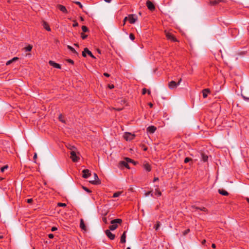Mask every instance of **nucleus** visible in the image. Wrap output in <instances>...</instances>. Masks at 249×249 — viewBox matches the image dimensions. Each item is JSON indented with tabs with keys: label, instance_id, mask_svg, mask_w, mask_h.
<instances>
[{
	"label": "nucleus",
	"instance_id": "f3484780",
	"mask_svg": "<svg viewBox=\"0 0 249 249\" xmlns=\"http://www.w3.org/2000/svg\"><path fill=\"white\" fill-rule=\"evenodd\" d=\"M126 231H124L121 237L120 242L122 243H124L126 242Z\"/></svg>",
	"mask_w": 249,
	"mask_h": 249
},
{
	"label": "nucleus",
	"instance_id": "603ef678",
	"mask_svg": "<svg viewBox=\"0 0 249 249\" xmlns=\"http://www.w3.org/2000/svg\"><path fill=\"white\" fill-rule=\"evenodd\" d=\"M108 87L110 89H113L114 88V86L113 85H108Z\"/></svg>",
	"mask_w": 249,
	"mask_h": 249
},
{
	"label": "nucleus",
	"instance_id": "a211bd4d",
	"mask_svg": "<svg viewBox=\"0 0 249 249\" xmlns=\"http://www.w3.org/2000/svg\"><path fill=\"white\" fill-rule=\"evenodd\" d=\"M218 192L220 194L223 196H227L229 195L228 192L223 189H219Z\"/></svg>",
	"mask_w": 249,
	"mask_h": 249
},
{
	"label": "nucleus",
	"instance_id": "9d476101",
	"mask_svg": "<svg viewBox=\"0 0 249 249\" xmlns=\"http://www.w3.org/2000/svg\"><path fill=\"white\" fill-rule=\"evenodd\" d=\"M226 1V0H211L210 1V4L211 5L214 6L220 3V2L225 3Z\"/></svg>",
	"mask_w": 249,
	"mask_h": 249
},
{
	"label": "nucleus",
	"instance_id": "f704fd0d",
	"mask_svg": "<svg viewBox=\"0 0 249 249\" xmlns=\"http://www.w3.org/2000/svg\"><path fill=\"white\" fill-rule=\"evenodd\" d=\"M74 3L77 5H79L81 9H83V6L79 1H75Z\"/></svg>",
	"mask_w": 249,
	"mask_h": 249
},
{
	"label": "nucleus",
	"instance_id": "1a4fd4ad",
	"mask_svg": "<svg viewBox=\"0 0 249 249\" xmlns=\"http://www.w3.org/2000/svg\"><path fill=\"white\" fill-rule=\"evenodd\" d=\"M82 173H83L82 177H83V178H87L91 175L90 171L88 169L83 170L82 171Z\"/></svg>",
	"mask_w": 249,
	"mask_h": 249
},
{
	"label": "nucleus",
	"instance_id": "a19ab883",
	"mask_svg": "<svg viewBox=\"0 0 249 249\" xmlns=\"http://www.w3.org/2000/svg\"><path fill=\"white\" fill-rule=\"evenodd\" d=\"M122 163L126 168H128V164L127 163L125 162V161H122Z\"/></svg>",
	"mask_w": 249,
	"mask_h": 249
},
{
	"label": "nucleus",
	"instance_id": "a18cd8bd",
	"mask_svg": "<svg viewBox=\"0 0 249 249\" xmlns=\"http://www.w3.org/2000/svg\"><path fill=\"white\" fill-rule=\"evenodd\" d=\"M151 195V196H153V194L151 193V191H149L145 193V196H148V195Z\"/></svg>",
	"mask_w": 249,
	"mask_h": 249
},
{
	"label": "nucleus",
	"instance_id": "412c9836",
	"mask_svg": "<svg viewBox=\"0 0 249 249\" xmlns=\"http://www.w3.org/2000/svg\"><path fill=\"white\" fill-rule=\"evenodd\" d=\"M144 168L146 171L148 172L150 171L151 169V166L148 163H145L144 164Z\"/></svg>",
	"mask_w": 249,
	"mask_h": 249
},
{
	"label": "nucleus",
	"instance_id": "3c124183",
	"mask_svg": "<svg viewBox=\"0 0 249 249\" xmlns=\"http://www.w3.org/2000/svg\"><path fill=\"white\" fill-rule=\"evenodd\" d=\"M146 92V89L145 88H144L142 89V94H145Z\"/></svg>",
	"mask_w": 249,
	"mask_h": 249
},
{
	"label": "nucleus",
	"instance_id": "2eb2a0df",
	"mask_svg": "<svg viewBox=\"0 0 249 249\" xmlns=\"http://www.w3.org/2000/svg\"><path fill=\"white\" fill-rule=\"evenodd\" d=\"M80 227L82 230L85 231H87V228L83 219H80Z\"/></svg>",
	"mask_w": 249,
	"mask_h": 249
},
{
	"label": "nucleus",
	"instance_id": "8fccbe9b",
	"mask_svg": "<svg viewBox=\"0 0 249 249\" xmlns=\"http://www.w3.org/2000/svg\"><path fill=\"white\" fill-rule=\"evenodd\" d=\"M87 52H85V49L84 51L82 52V55L83 57H86Z\"/></svg>",
	"mask_w": 249,
	"mask_h": 249
},
{
	"label": "nucleus",
	"instance_id": "5701e85b",
	"mask_svg": "<svg viewBox=\"0 0 249 249\" xmlns=\"http://www.w3.org/2000/svg\"><path fill=\"white\" fill-rule=\"evenodd\" d=\"M18 59V58L17 57H14L13 59H12L11 60H10L9 61H8L7 62H6V65H10L11 63H12L13 62L16 61V60H17Z\"/></svg>",
	"mask_w": 249,
	"mask_h": 249
},
{
	"label": "nucleus",
	"instance_id": "423d86ee",
	"mask_svg": "<svg viewBox=\"0 0 249 249\" xmlns=\"http://www.w3.org/2000/svg\"><path fill=\"white\" fill-rule=\"evenodd\" d=\"M129 22L131 24H134L137 20V18L135 15H129L127 17Z\"/></svg>",
	"mask_w": 249,
	"mask_h": 249
},
{
	"label": "nucleus",
	"instance_id": "6ab92c4d",
	"mask_svg": "<svg viewBox=\"0 0 249 249\" xmlns=\"http://www.w3.org/2000/svg\"><path fill=\"white\" fill-rule=\"evenodd\" d=\"M43 26L44 29H45L48 31H51V28L48 23L45 21L43 23Z\"/></svg>",
	"mask_w": 249,
	"mask_h": 249
},
{
	"label": "nucleus",
	"instance_id": "c03bdc74",
	"mask_svg": "<svg viewBox=\"0 0 249 249\" xmlns=\"http://www.w3.org/2000/svg\"><path fill=\"white\" fill-rule=\"evenodd\" d=\"M33 159L34 160V162H36V159H37V154L36 153H35V154L34 155Z\"/></svg>",
	"mask_w": 249,
	"mask_h": 249
},
{
	"label": "nucleus",
	"instance_id": "864d4df0",
	"mask_svg": "<svg viewBox=\"0 0 249 249\" xmlns=\"http://www.w3.org/2000/svg\"><path fill=\"white\" fill-rule=\"evenodd\" d=\"M191 208H193V209H195L196 210H199V207H196V206H195L194 205L192 206Z\"/></svg>",
	"mask_w": 249,
	"mask_h": 249
},
{
	"label": "nucleus",
	"instance_id": "0eeeda50",
	"mask_svg": "<svg viewBox=\"0 0 249 249\" xmlns=\"http://www.w3.org/2000/svg\"><path fill=\"white\" fill-rule=\"evenodd\" d=\"M166 36L168 39L170 40L173 42L177 41V39L173 36V35L170 32H166Z\"/></svg>",
	"mask_w": 249,
	"mask_h": 249
},
{
	"label": "nucleus",
	"instance_id": "79ce46f5",
	"mask_svg": "<svg viewBox=\"0 0 249 249\" xmlns=\"http://www.w3.org/2000/svg\"><path fill=\"white\" fill-rule=\"evenodd\" d=\"M126 160L127 162H132V163H135V162L133 161V160H132V159H130L129 158H126Z\"/></svg>",
	"mask_w": 249,
	"mask_h": 249
},
{
	"label": "nucleus",
	"instance_id": "473e14b6",
	"mask_svg": "<svg viewBox=\"0 0 249 249\" xmlns=\"http://www.w3.org/2000/svg\"><path fill=\"white\" fill-rule=\"evenodd\" d=\"M88 36L85 35L84 33L81 34V37L83 39H85Z\"/></svg>",
	"mask_w": 249,
	"mask_h": 249
},
{
	"label": "nucleus",
	"instance_id": "58836bf2",
	"mask_svg": "<svg viewBox=\"0 0 249 249\" xmlns=\"http://www.w3.org/2000/svg\"><path fill=\"white\" fill-rule=\"evenodd\" d=\"M129 38H130L131 40H134L135 39V36L133 34L131 33L129 35Z\"/></svg>",
	"mask_w": 249,
	"mask_h": 249
},
{
	"label": "nucleus",
	"instance_id": "13d9d810",
	"mask_svg": "<svg viewBox=\"0 0 249 249\" xmlns=\"http://www.w3.org/2000/svg\"><path fill=\"white\" fill-rule=\"evenodd\" d=\"M243 98H244V100H247V101H249V98H248V97H246L244 96H243Z\"/></svg>",
	"mask_w": 249,
	"mask_h": 249
},
{
	"label": "nucleus",
	"instance_id": "4be33fe9",
	"mask_svg": "<svg viewBox=\"0 0 249 249\" xmlns=\"http://www.w3.org/2000/svg\"><path fill=\"white\" fill-rule=\"evenodd\" d=\"M67 48L69 50H70L73 53H75L76 54H78L77 52L75 51V50L70 45H68Z\"/></svg>",
	"mask_w": 249,
	"mask_h": 249
},
{
	"label": "nucleus",
	"instance_id": "338daca9",
	"mask_svg": "<svg viewBox=\"0 0 249 249\" xmlns=\"http://www.w3.org/2000/svg\"><path fill=\"white\" fill-rule=\"evenodd\" d=\"M205 242H206V240H203V241L202 242V243L203 244H204Z\"/></svg>",
	"mask_w": 249,
	"mask_h": 249
},
{
	"label": "nucleus",
	"instance_id": "37998d69",
	"mask_svg": "<svg viewBox=\"0 0 249 249\" xmlns=\"http://www.w3.org/2000/svg\"><path fill=\"white\" fill-rule=\"evenodd\" d=\"M128 20V18L127 17H125L123 20V25H124L126 21Z\"/></svg>",
	"mask_w": 249,
	"mask_h": 249
},
{
	"label": "nucleus",
	"instance_id": "b1692460",
	"mask_svg": "<svg viewBox=\"0 0 249 249\" xmlns=\"http://www.w3.org/2000/svg\"><path fill=\"white\" fill-rule=\"evenodd\" d=\"M201 157H202V159L203 161H204V162L207 161V160H208V156L205 155L204 154H202Z\"/></svg>",
	"mask_w": 249,
	"mask_h": 249
},
{
	"label": "nucleus",
	"instance_id": "7ed1b4c3",
	"mask_svg": "<svg viewBox=\"0 0 249 249\" xmlns=\"http://www.w3.org/2000/svg\"><path fill=\"white\" fill-rule=\"evenodd\" d=\"M135 137V134H132L129 132H125L124 135V139L127 141L132 140Z\"/></svg>",
	"mask_w": 249,
	"mask_h": 249
},
{
	"label": "nucleus",
	"instance_id": "ddd939ff",
	"mask_svg": "<svg viewBox=\"0 0 249 249\" xmlns=\"http://www.w3.org/2000/svg\"><path fill=\"white\" fill-rule=\"evenodd\" d=\"M156 129V127L153 125L149 126L147 128V132H149L150 133H154Z\"/></svg>",
	"mask_w": 249,
	"mask_h": 249
},
{
	"label": "nucleus",
	"instance_id": "bf43d9fd",
	"mask_svg": "<svg viewBox=\"0 0 249 249\" xmlns=\"http://www.w3.org/2000/svg\"><path fill=\"white\" fill-rule=\"evenodd\" d=\"M158 180H159V178L157 177H155L153 180V182H155Z\"/></svg>",
	"mask_w": 249,
	"mask_h": 249
},
{
	"label": "nucleus",
	"instance_id": "f03ea898",
	"mask_svg": "<svg viewBox=\"0 0 249 249\" xmlns=\"http://www.w3.org/2000/svg\"><path fill=\"white\" fill-rule=\"evenodd\" d=\"M70 158L73 162H77L80 158L76 155V150L70 151Z\"/></svg>",
	"mask_w": 249,
	"mask_h": 249
},
{
	"label": "nucleus",
	"instance_id": "7c9ffc66",
	"mask_svg": "<svg viewBox=\"0 0 249 249\" xmlns=\"http://www.w3.org/2000/svg\"><path fill=\"white\" fill-rule=\"evenodd\" d=\"M8 168V166L7 165H5L0 168V171L1 172H4V171L5 170L7 169Z\"/></svg>",
	"mask_w": 249,
	"mask_h": 249
},
{
	"label": "nucleus",
	"instance_id": "39448f33",
	"mask_svg": "<svg viewBox=\"0 0 249 249\" xmlns=\"http://www.w3.org/2000/svg\"><path fill=\"white\" fill-rule=\"evenodd\" d=\"M181 81V79H180V80L178 81V83H176L174 81H172L170 82H169L168 84V87L169 89H173L175 88H176L178 85L180 84V83Z\"/></svg>",
	"mask_w": 249,
	"mask_h": 249
},
{
	"label": "nucleus",
	"instance_id": "c9c22d12",
	"mask_svg": "<svg viewBox=\"0 0 249 249\" xmlns=\"http://www.w3.org/2000/svg\"><path fill=\"white\" fill-rule=\"evenodd\" d=\"M59 120L61 122H63V123H65V121H64V120L63 119V116H62V114H60V115H59Z\"/></svg>",
	"mask_w": 249,
	"mask_h": 249
},
{
	"label": "nucleus",
	"instance_id": "2f4dec72",
	"mask_svg": "<svg viewBox=\"0 0 249 249\" xmlns=\"http://www.w3.org/2000/svg\"><path fill=\"white\" fill-rule=\"evenodd\" d=\"M190 231V230L189 229H187L185 231H183L182 232V235L183 236H185L186 234H187Z\"/></svg>",
	"mask_w": 249,
	"mask_h": 249
},
{
	"label": "nucleus",
	"instance_id": "6e6552de",
	"mask_svg": "<svg viewBox=\"0 0 249 249\" xmlns=\"http://www.w3.org/2000/svg\"><path fill=\"white\" fill-rule=\"evenodd\" d=\"M146 6L149 10L150 11H154L155 9V6L154 4L150 0L146 1Z\"/></svg>",
	"mask_w": 249,
	"mask_h": 249
},
{
	"label": "nucleus",
	"instance_id": "5fc2aeb1",
	"mask_svg": "<svg viewBox=\"0 0 249 249\" xmlns=\"http://www.w3.org/2000/svg\"><path fill=\"white\" fill-rule=\"evenodd\" d=\"M73 27H77L78 26V23L77 22H74L72 25Z\"/></svg>",
	"mask_w": 249,
	"mask_h": 249
},
{
	"label": "nucleus",
	"instance_id": "cd10ccee",
	"mask_svg": "<svg viewBox=\"0 0 249 249\" xmlns=\"http://www.w3.org/2000/svg\"><path fill=\"white\" fill-rule=\"evenodd\" d=\"M160 222L159 221L157 222L156 224L154 226V228L156 231H157L159 229V227H160Z\"/></svg>",
	"mask_w": 249,
	"mask_h": 249
},
{
	"label": "nucleus",
	"instance_id": "9b49d317",
	"mask_svg": "<svg viewBox=\"0 0 249 249\" xmlns=\"http://www.w3.org/2000/svg\"><path fill=\"white\" fill-rule=\"evenodd\" d=\"M106 234L107 236L109 238L110 240H113L115 238V235L112 233L110 231L108 230H107L105 231Z\"/></svg>",
	"mask_w": 249,
	"mask_h": 249
},
{
	"label": "nucleus",
	"instance_id": "ea45409f",
	"mask_svg": "<svg viewBox=\"0 0 249 249\" xmlns=\"http://www.w3.org/2000/svg\"><path fill=\"white\" fill-rule=\"evenodd\" d=\"M83 188L84 190H85L87 192L89 193H91V191L88 189V188L86 187H83Z\"/></svg>",
	"mask_w": 249,
	"mask_h": 249
},
{
	"label": "nucleus",
	"instance_id": "f8f14e48",
	"mask_svg": "<svg viewBox=\"0 0 249 249\" xmlns=\"http://www.w3.org/2000/svg\"><path fill=\"white\" fill-rule=\"evenodd\" d=\"M57 7L63 13H68V11H67L66 8L64 6L61 5V4H58L57 5Z\"/></svg>",
	"mask_w": 249,
	"mask_h": 249
},
{
	"label": "nucleus",
	"instance_id": "e2e57ef3",
	"mask_svg": "<svg viewBox=\"0 0 249 249\" xmlns=\"http://www.w3.org/2000/svg\"><path fill=\"white\" fill-rule=\"evenodd\" d=\"M122 109H123L122 108H115V109L116 110H118V111H120V110H122Z\"/></svg>",
	"mask_w": 249,
	"mask_h": 249
},
{
	"label": "nucleus",
	"instance_id": "6e6d98bb",
	"mask_svg": "<svg viewBox=\"0 0 249 249\" xmlns=\"http://www.w3.org/2000/svg\"><path fill=\"white\" fill-rule=\"evenodd\" d=\"M67 61H68V62H69V63H71L72 64H73L74 63L73 61L72 60H71V59H69Z\"/></svg>",
	"mask_w": 249,
	"mask_h": 249
},
{
	"label": "nucleus",
	"instance_id": "393cba45",
	"mask_svg": "<svg viewBox=\"0 0 249 249\" xmlns=\"http://www.w3.org/2000/svg\"><path fill=\"white\" fill-rule=\"evenodd\" d=\"M122 193V192H117L113 194L112 197L114 198L117 197L119 196Z\"/></svg>",
	"mask_w": 249,
	"mask_h": 249
},
{
	"label": "nucleus",
	"instance_id": "aec40b11",
	"mask_svg": "<svg viewBox=\"0 0 249 249\" xmlns=\"http://www.w3.org/2000/svg\"><path fill=\"white\" fill-rule=\"evenodd\" d=\"M85 52H87V53L92 58L95 59V57L92 54L91 51H90L87 48H85Z\"/></svg>",
	"mask_w": 249,
	"mask_h": 249
},
{
	"label": "nucleus",
	"instance_id": "052dcab7",
	"mask_svg": "<svg viewBox=\"0 0 249 249\" xmlns=\"http://www.w3.org/2000/svg\"><path fill=\"white\" fill-rule=\"evenodd\" d=\"M212 247L213 249H215L216 248V246L214 244H212Z\"/></svg>",
	"mask_w": 249,
	"mask_h": 249
},
{
	"label": "nucleus",
	"instance_id": "20e7f679",
	"mask_svg": "<svg viewBox=\"0 0 249 249\" xmlns=\"http://www.w3.org/2000/svg\"><path fill=\"white\" fill-rule=\"evenodd\" d=\"M94 180L89 181V182L94 185H98L101 183V181L99 179L96 173L94 174Z\"/></svg>",
	"mask_w": 249,
	"mask_h": 249
},
{
	"label": "nucleus",
	"instance_id": "e433bc0d",
	"mask_svg": "<svg viewBox=\"0 0 249 249\" xmlns=\"http://www.w3.org/2000/svg\"><path fill=\"white\" fill-rule=\"evenodd\" d=\"M192 160V159L190 158H186L184 160V163H188V162H189L190 161H191Z\"/></svg>",
	"mask_w": 249,
	"mask_h": 249
},
{
	"label": "nucleus",
	"instance_id": "bb28decb",
	"mask_svg": "<svg viewBox=\"0 0 249 249\" xmlns=\"http://www.w3.org/2000/svg\"><path fill=\"white\" fill-rule=\"evenodd\" d=\"M32 46L29 45L27 47H25L24 49L26 52H30L32 50Z\"/></svg>",
	"mask_w": 249,
	"mask_h": 249
},
{
	"label": "nucleus",
	"instance_id": "c85d7f7f",
	"mask_svg": "<svg viewBox=\"0 0 249 249\" xmlns=\"http://www.w3.org/2000/svg\"><path fill=\"white\" fill-rule=\"evenodd\" d=\"M82 30L83 33H85L89 31L88 28L86 26H82Z\"/></svg>",
	"mask_w": 249,
	"mask_h": 249
},
{
	"label": "nucleus",
	"instance_id": "680f3d73",
	"mask_svg": "<svg viewBox=\"0 0 249 249\" xmlns=\"http://www.w3.org/2000/svg\"><path fill=\"white\" fill-rule=\"evenodd\" d=\"M148 105L150 106V107H152L153 106V105L151 103H149L148 104Z\"/></svg>",
	"mask_w": 249,
	"mask_h": 249
},
{
	"label": "nucleus",
	"instance_id": "4468645a",
	"mask_svg": "<svg viewBox=\"0 0 249 249\" xmlns=\"http://www.w3.org/2000/svg\"><path fill=\"white\" fill-rule=\"evenodd\" d=\"M211 92L210 89H205L202 90L203 97L206 98L208 96V94Z\"/></svg>",
	"mask_w": 249,
	"mask_h": 249
},
{
	"label": "nucleus",
	"instance_id": "774afa93",
	"mask_svg": "<svg viewBox=\"0 0 249 249\" xmlns=\"http://www.w3.org/2000/svg\"><path fill=\"white\" fill-rule=\"evenodd\" d=\"M3 238V235H0V239H2Z\"/></svg>",
	"mask_w": 249,
	"mask_h": 249
},
{
	"label": "nucleus",
	"instance_id": "09e8293b",
	"mask_svg": "<svg viewBox=\"0 0 249 249\" xmlns=\"http://www.w3.org/2000/svg\"><path fill=\"white\" fill-rule=\"evenodd\" d=\"M57 230V228L55 227H53L51 229L52 231H54Z\"/></svg>",
	"mask_w": 249,
	"mask_h": 249
},
{
	"label": "nucleus",
	"instance_id": "c756f323",
	"mask_svg": "<svg viewBox=\"0 0 249 249\" xmlns=\"http://www.w3.org/2000/svg\"><path fill=\"white\" fill-rule=\"evenodd\" d=\"M155 195L160 196L161 195V192L158 189H157L155 190Z\"/></svg>",
	"mask_w": 249,
	"mask_h": 249
},
{
	"label": "nucleus",
	"instance_id": "0e129e2a",
	"mask_svg": "<svg viewBox=\"0 0 249 249\" xmlns=\"http://www.w3.org/2000/svg\"><path fill=\"white\" fill-rule=\"evenodd\" d=\"M106 2H110L111 1V0H104Z\"/></svg>",
	"mask_w": 249,
	"mask_h": 249
},
{
	"label": "nucleus",
	"instance_id": "49530a36",
	"mask_svg": "<svg viewBox=\"0 0 249 249\" xmlns=\"http://www.w3.org/2000/svg\"><path fill=\"white\" fill-rule=\"evenodd\" d=\"M48 237L50 239H53L54 237V235L53 234L50 233L48 235Z\"/></svg>",
	"mask_w": 249,
	"mask_h": 249
},
{
	"label": "nucleus",
	"instance_id": "4d7b16f0",
	"mask_svg": "<svg viewBox=\"0 0 249 249\" xmlns=\"http://www.w3.org/2000/svg\"><path fill=\"white\" fill-rule=\"evenodd\" d=\"M104 75L106 77H109V76H110V75L108 73H106V72L104 73Z\"/></svg>",
	"mask_w": 249,
	"mask_h": 249
},
{
	"label": "nucleus",
	"instance_id": "f257e3e1",
	"mask_svg": "<svg viewBox=\"0 0 249 249\" xmlns=\"http://www.w3.org/2000/svg\"><path fill=\"white\" fill-rule=\"evenodd\" d=\"M122 220L120 218H117L111 221V225L109 226V229L111 231H114L118 227V224H121Z\"/></svg>",
	"mask_w": 249,
	"mask_h": 249
},
{
	"label": "nucleus",
	"instance_id": "69168bd1",
	"mask_svg": "<svg viewBox=\"0 0 249 249\" xmlns=\"http://www.w3.org/2000/svg\"><path fill=\"white\" fill-rule=\"evenodd\" d=\"M246 200L248 201V202L249 203V198L246 197Z\"/></svg>",
	"mask_w": 249,
	"mask_h": 249
},
{
	"label": "nucleus",
	"instance_id": "dca6fc26",
	"mask_svg": "<svg viewBox=\"0 0 249 249\" xmlns=\"http://www.w3.org/2000/svg\"><path fill=\"white\" fill-rule=\"evenodd\" d=\"M49 64L50 65L53 66L54 68H55L57 69H61V66L59 64L56 63L53 61H50Z\"/></svg>",
	"mask_w": 249,
	"mask_h": 249
},
{
	"label": "nucleus",
	"instance_id": "de8ad7c7",
	"mask_svg": "<svg viewBox=\"0 0 249 249\" xmlns=\"http://www.w3.org/2000/svg\"><path fill=\"white\" fill-rule=\"evenodd\" d=\"M33 199L32 198H30V199H28L27 200V202L28 203H31L32 202H33Z\"/></svg>",
	"mask_w": 249,
	"mask_h": 249
},
{
	"label": "nucleus",
	"instance_id": "a878e982",
	"mask_svg": "<svg viewBox=\"0 0 249 249\" xmlns=\"http://www.w3.org/2000/svg\"><path fill=\"white\" fill-rule=\"evenodd\" d=\"M67 147L70 150V151H75L76 150V147H75L74 146H72V145H71L70 144H69L68 146H67Z\"/></svg>",
	"mask_w": 249,
	"mask_h": 249
},
{
	"label": "nucleus",
	"instance_id": "72a5a7b5",
	"mask_svg": "<svg viewBox=\"0 0 249 249\" xmlns=\"http://www.w3.org/2000/svg\"><path fill=\"white\" fill-rule=\"evenodd\" d=\"M199 210L201 211H203L204 212H206V213L208 212L207 209L206 208L204 207H203L202 208H199Z\"/></svg>",
	"mask_w": 249,
	"mask_h": 249
},
{
	"label": "nucleus",
	"instance_id": "4c0bfd02",
	"mask_svg": "<svg viewBox=\"0 0 249 249\" xmlns=\"http://www.w3.org/2000/svg\"><path fill=\"white\" fill-rule=\"evenodd\" d=\"M57 206L60 207H66V204L59 202L57 204Z\"/></svg>",
	"mask_w": 249,
	"mask_h": 249
}]
</instances>
